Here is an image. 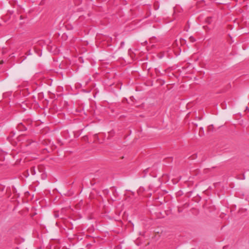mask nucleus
I'll use <instances>...</instances> for the list:
<instances>
[{
	"label": "nucleus",
	"instance_id": "1",
	"mask_svg": "<svg viewBox=\"0 0 249 249\" xmlns=\"http://www.w3.org/2000/svg\"><path fill=\"white\" fill-rule=\"evenodd\" d=\"M30 172H31V173L32 175H34L36 174V171H35V169L34 167H32L31 169H30Z\"/></svg>",
	"mask_w": 249,
	"mask_h": 249
},
{
	"label": "nucleus",
	"instance_id": "2",
	"mask_svg": "<svg viewBox=\"0 0 249 249\" xmlns=\"http://www.w3.org/2000/svg\"><path fill=\"white\" fill-rule=\"evenodd\" d=\"M189 40L191 42H194L196 41V39L193 36H190L189 37Z\"/></svg>",
	"mask_w": 249,
	"mask_h": 249
},
{
	"label": "nucleus",
	"instance_id": "3",
	"mask_svg": "<svg viewBox=\"0 0 249 249\" xmlns=\"http://www.w3.org/2000/svg\"><path fill=\"white\" fill-rule=\"evenodd\" d=\"M2 63V61L0 62V64H1Z\"/></svg>",
	"mask_w": 249,
	"mask_h": 249
}]
</instances>
